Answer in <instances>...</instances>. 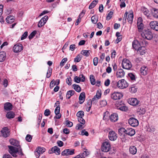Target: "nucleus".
Returning a JSON list of instances; mask_svg holds the SVG:
<instances>
[{
  "label": "nucleus",
  "instance_id": "obj_46",
  "mask_svg": "<svg viewBox=\"0 0 158 158\" xmlns=\"http://www.w3.org/2000/svg\"><path fill=\"white\" fill-rule=\"evenodd\" d=\"M45 22H44V20H43L41 19L39 22L38 24V26L39 27H41L43 26L45 24Z\"/></svg>",
  "mask_w": 158,
  "mask_h": 158
},
{
  "label": "nucleus",
  "instance_id": "obj_45",
  "mask_svg": "<svg viewBox=\"0 0 158 158\" xmlns=\"http://www.w3.org/2000/svg\"><path fill=\"white\" fill-rule=\"evenodd\" d=\"M137 88L135 86L132 87L129 89L130 91L132 93H135L137 91Z\"/></svg>",
  "mask_w": 158,
  "mask_h": 158
},
{
  "label": "nucleus",
  "instance_id": "obj_32",
  "mask_svg": "<svg viewBox=\"0 0 158 158\" xmlns=\"http://www.w3.org/2000/svg\"><path fill=\"white\" fill-rule=\"evenodd\" d=\"M118 81L117 82L115 81H113L111 82V86L113 88L116 89L118 88Z\"/></svg>",
  "mask_w": 158,
  "mask_h": 158
},
{
  "label": "nucleus",
  "instance_id": "obj_28",
  "mask_svg": "<svg viewBox=\"0 0 158 158\" xmlns=\"http://www.w3.org/2000/svg\"><path fill=\"white\" fill-rule=\"evenodd\" d=\"M6 22L9 23H11L14 21V17L13 16H8L6 19Z\"/></svg>",
  "mask_w": 158,
  "mask_h": 158
},
{
  "label": "nucleus",
  "instance_id": "obj_36",
  "mask_svg": "<svg viewBox=\"0 0 158 158\" xmlns=\"http://www.w3.org/2000/svg\"><path fill=\"white\" fill-rule=\"evenodd\" d=\"M75 91L73 90H70L68 91L66 94V97L69 99L70 97L74 94Z\"/></svg>",
  "mask_w": 158,
  "mask_h": 158
},
{
  "label": "nucleus",
  "instance_id": "obj_3",
  "mask_svg": "<svg viewBox=\"0 0 158 158\" xmlns=\"http://www.w3.org/2000/svg\"><path fill=\"white\" fill-rule=\"evenodd\" d=\"M110 145L108 140L104 142L101 147L102 151L104 152H108L110 151Z\"/></svg>",
  "mask_w": 158,
  "mask_h": 158
},
{
  "label": "nucleus",
  "instance_id": "obj_56",
  "mask_svg": "<svg viewBox=\"0 0 158 158\" xmlns=\"http://www.w3.org/2000/svg\"><path fill=\"white\" fill-rule=\"evenodd\" d=\"M28 35V33L27 31H25L24 33L22 35L21 40H23L25 39H26Z\"/></svg>",
  "mask_w": 158,
  "mask_h": 158
},
{
  "label": "nucleus",
  "instance_id": "obj_20",
  "mask_svg": "<svg viewBox=\"0 0 158 158\" xmlns=\"http://www.w3.org/2000/svg\"><path fill=\"white\" fill-rule=\"evenodd\" d=\"M132 44L133 48L137 50L140 48V44L139 42L136 40H134L132 42Z\"/></svg>",
  "mask_w": 158,
  "mask_h": 158
},
{
  "label": "nucleus",
  "instance_id": "obj_37",
  "mask_svg": "<svg viewBox=\"0 0 158 158\" xmlns=\"http://www.w3.org/2000/svg\"><path fill=\"white\" fill-rule=\"evenodd\" d=\"M73 87L77 92H79L81 91V87L79 85L76 84L73 85Z\"/></svg>",
  "mask_w": 158,
  "mask_h": 158
},
{
  "label": "nucleus",
  "instance_id": "obj_2",
  "mask_svg": "<svg viewBox=\"0 0 158 158\" xmlns=\"http://www.w3.org/2000/svg\"><path fill=\"white\" fill-rule=\"evenodd\" d=\"M122 65V67L123 69L127 70L130 69L132 67L131 62L129 60L126 59H123Z\"/></svg>",
  "mask_w": 158,
  "mask_h": 158
},
{
  "label": "nucleus",
  "instance_id": "obj_61",
  "mask_svg": "<svg viewBox=\"0 0 158 158\" xmlns=\"http://www.w3.org/2000/svg\"><path fill=\"white\" fill-rule=\"evenodd\" d=\"M81 135H85L86 136H88L89 133L85 130H83L81 131Z\"/></svg>",
  "mask_w": 158,
  "mask_h": 158
},
{
  "label": "nucleus",
  "instance_id": "obj_14",
  "mask_svg": "<svg viewBox=\"0 0 158 158\" xmlns=\"http://www.w3.org/2000/svg\"><path fill=\"white\" fill-rule=\"evenodd\" d=\"M53 153H55L57 155H60V149L56 146L52 147L51 149V150L49 151V153L52 154Z\"/></svg>",
  "mask_w": 158,
  "mask_h": 158
},
{
  "label": "nucleus",
  "instance_id": "obj_6",
  "mask_svg": "<svg viewBox=\"0 0 158 158\" xmlns=\"http://www.w3.org/2000/svg\"><path fill=\"white\" fill-rule=\"evenodd\" d=\"M118 88L123 89L127 87L128 85V83L124 79H122L118 81Z\"/></svg>",
  "mask_w": 158,
  "mask_h": 158
},
{
  "label": "nucleus",
  "instance_id": "obj_5",
  "mask_svg": "<svg viewBox=\"0 0 158 158\" xmlns=\"http://www.w3.org/2000/svg\"><path fill=\"white\" fill-rule=\"evenodd\" d=\"M123 96L122 94L118 92H114L111 95V98L114 100L120 99Z\"/></svg>",
  "mask_w": 158,
  "mask_h": 158
},
{
  "label": "nucleus",
  "instance_id": "obj_57",
  "mask_svg": "<svg viewBox=\"0 0 158 158\" xmlns=\"http://www.w3.org/2000/svg\"><path fill=\"white\" fill-rule=\"evenodd\" d=\"M126 0H120L121 2V4H120V7L121 8L124 7L126 6V4L124 2Z\"/></svg>",
  "mask_w": 158,
  "mask_h": 158
},
{
  "label": "nucleus",
  "instance_id": "obj_22",
  "mask_svg": "<svg viewBox=\"0 0 158 158\" xmlns=\"http://www.w3.org/2000/svg\"><path fill=\"white\" fill-rule=\"evenodd\" d=\"M10 142L11 145L16 146L18 148L19 146H20L19 144V142L17 140L14 139H12L10 140Z\"/></svg>",
  "mask_w": 158,
  "mask_h": 158
},
{
  "label": "nucleus",
  "instance_id": "obj_4",
  "mask_svg": "<svg viewBox=\"0 0 158 158\" xmlns=\"http://www.w3.org/2000/svg\"><path fill=\"white\" fill-rule=\"evenodd\" d=\"M8 147L9 148L8 151L13 156L15 157H17L16 154L18 152V147L16 148L11 146H8Z\"/></svg>",
  "mask_w": 158,
  "mask_h": 158
},
{
  "label": "nucleus",
  "instance_id": "obj_10",
  "mask_svg": "<svg viewBox=\"0 0 158 158\" xmlns=\"http://www.w3.org/2000/svg\"><path fill=\"white\" fill-rule=\"evenodd\" d=\"M10 132L9 129L7 127L3 128L1 131L2 136L4 138H6L9 135Z\"/></svg>",
  "mask_w": 158,
  "mask_h": 158
},
{
  "label": "nucleus",
  "instance_id": "obj_54",
  "mask_svg": "<svg viewBox=\"0 0 158 158\" xmlns=\"http://www.w3.org/2000/svg\"><path fill=\"white\" fill-rule=\"evenodd\" d=\"M65 124L66 125L69 127H71L73 126V123L69 120H66V121Z\"/></svg>",
  "mask_w": 158,
  "mask_h": 158
},
{
  "label": "nucleus",
  "instance_id": "obj_27",
  "mask_svg": "<svg viewBox=\"0 0 158 158\" xmlns=\"http://www.w3.org/2000/svg\"><path fill=\"white\" fill-rule=\"evenodd\" d=\"M129 152L130 153L134 155L135 154L137 151V150L136 147L134 146H131L129 148Z\"/></svg>",
  "mask_w": 158,
  "mask_h": 158
},
{
  "label": "nucleus",
  "instance_id": "obj_34",
  "mask_svg": "<svg viewBox=\"0 0 158 158\" xmlns=\"http://www.w3.org/2000/svg\"><path fill=\"white\" fill-rule=\"evenodd\" d=\"M98 2V0H94L89 5V9H91L94 8L97 4Z\"/></svg>",
  "mask_w": 158,
  "mask_h": 158
},
{
  "label": "nucleus",
  "instance_id": "obj_35",
  "mask_svg": "<svg viewBox=\"0 0 158 158\" xmlns=\"http://www.w3.org/2000/svg\"><path fill=\"white\" fill-rule=\"evenodd\" d=\"M133 18V13H131L128 15L127 20L129 23L131 24L132 23Z\"/></svg>",
  "mask_w": 158,
  "mask_h": 158
},
{
  "label": "nucleus",
  "instance_id": "obj_58",
  "mask_svg": "<svg viewBox=\"0 0 158 158\" xmlns=\"http://www.w3.org/2000/svg\"><path fill=\"white\" fill-rule=\"evenodd\" d=\"M147 131L150 132H153L155 131V128L154 127H149L147 129Z\"/></svg>",
  "mask_w": 158,
  "mask_h": 158
},
{
  "label": "nucleus",
  "instance_id": "obj_15",
  "mask_svg": "<svg viewBox=\"0 0 158 158\" xmlns=\"http://www.w3.org/2000/svg\"><path fill=\"white\" fill-rule=\"evenodd\" d=\"M151 28L154 30L158 31V22L156 21H151L150 23Z\"/></svg>",
  "mask_w": 158,
  "mask_h": 158
},
{
  "label": "nucleus",
  "instance_id": "obj_23",
  "mask_svg": "<svg viewBox=\"0 0 158 158\" xmlns=\"http://www.w3.org/2000/svg\"><path fill=\"white\" fill-rule=\"evenodd\" d=\"M110 118L111 121L115 122L117 121L118 119V115L116 113H113L110 115Z\"/></svg>",
  "mask_w": 158,
  "mask_h": 158
},
{
  "label": "nucleus",
  "instance_id": "obj_51",
  "mask_svg": "<svg viewBox=\"0 0 158 158\" xmlns=\"http://www.w3.org/2000/svg\"><path fill=\"white\" fill-rule=\"evenodd\" d=\"M107 102L106 100L101 101L100 102V104L101 107H104L107 105Z\"/></svg>",
  "mask_w": 158,
  "mask_h": 158
},
{
  "label": "nucleus",
  "instance_id": "obj_18",
  "mask_svg": "<svg viewBox=\"0 0 158 158\" xmlns=\"http://www.w3.org/2000/svg\"><path fill=\"white\" fill-rule=\"evenodd\" d=\"M135 134V130L131 128H127L126 129V134L131 136H133Z\"/></svg>",
  "mask_w": 158,
  "mask_h": 158
},
{
  "label": "nucleus",
  "instance_id": "obj_44",
  "mask_svg": "<svg viewBox=\"0 0 158 158\" xmlns=\"http://www.w3.org/2000/svg\"><path fill=\"white\" fill-rule=\"evenodd\" d=\"M36 31L35 30L32 31L28 36L29 39L30 40L34 37L36 34Z\"/></svg>",
  "mask_w": 158,
  "mask_h": 158
},
{
  "label": "nucleus",
  "instance_id": "obj_41",
  "mask_svg": "<svg viewBox=\"0 0 158 158\" xmlns=\"http://www.w3.org/2000/svg\"><path fill=\"white\" fill-rule=\"evenodd\" d=\"M118 132L119 134L120 135H122L123 133L126 134V129L123 128H120L118 129Z\"/></svg>",
  "mask_w": 158,
  "mask_h": 158
},
{
  "label": "nucleus",
  "instance_id": "obj_13",
  "mask_svg": "<svg viewBox=\"0 0 158 158\" xmlns=\"http://www.w3.org/2000/svg\"><path fill=\"white\" fill-rule=\"evenodd\" d=\"M140 71L141 75L144 76L146 75L149 72L148 68L145 65L142 66L140 69Z\"/></svg>",
  "mask_w": 158,
  "mask_h": 158
},
{
  "label": "nucleus",
  "instance_id": "obj_21",
  "mask_svg": "<svg viewBox=\"0 0 158 158\" xmlns=\"http://www.w3.org/2000/svg\"><path fill=\"white\" fill-rule=\"evenodd\" d=\"M125 72L123 69H118L116 73V76L118 78H122L124 76Z\"/></svg>",
  "mask_w": 158,
  "mask_h": 158
},
{
  "label": "nucleus",
  "instance_id": "obj_24",
  "mask_svg": "<svg viewBox=\"0 0 158 158\" xmlns=\"http://www.w3.org/2000/svg\"><path fill=\"white\" fill-rule=\"evenodd\" d=\"M12 108V105L10 102H6L4 104V109L7 111L11 110Z\"/></svg>",
  "mask_w": 158,
  "mask_h": 158
},
{
  "label": "nucleus",
  "instance_id": "obj_1",
  "mask_svg": "<svg viewBox=\"0 0 158 158\" xmlns=\"http://www.w3.org/2000/svg\"><path fill=\"white\" fill-rule=\"evenodd\" d=\"M141 35L143 38L148 40H152L153 37V35L151 31L148 29L144 30L141 33Z\"/></svg>",
  "mask_w": 158,
  "mask_h": 158
},
{
  "label": "nucleus",
  "instance_id": "obj_42",
  "mask_svg": "<svg viewBox=\"0 0 158 158\" xmlns=\"http://www.w3.org/2000/svg\"><path fill=\"white\" fill-rule=\"evenodd\" d=\"M81 54L86 56H88L90 53L88 50H83L81 52Z\"/></svg>",
  "mask_w": 158,
  "mask_h": 158
},
{
  "label": "nucleus",
  "instance_id": "obj_63",
  "mask_svg": "<svg viewBox=\"0 0 158 158\" xmlns=\"http://www.w3.org/2000/svg\"><path fill=\"white\" fill-rule=\"evenodd\" d=\"M83 124H78L76 126V128L77 130L81 129L83 128Z\"/></svg>",
  "mask_w": 158,
  "mask_h": 158
},
{
  "label": "nucleus",
  "instance_id": "obj_40",
  "mask_svg": "<svg viewBox=\"0 0 158 158\" xmlns=\"http://www.w3.org/2000/svg\"><path fill=\"white\" fill-rule=\"evenodd\" d=\"M90 79L91 84L94 85L95 84V79L93 75H91L90 76Z\"/></svg>",
  "mask_w": 158,
  "mask_h": 158
},
{
  "label": "nucleus",
  "instance_id": "obj_43",
  "mask_svg": "<svg viewBox=\"0 0 158 158\" xmlns=\"http://www.w3.org/2000/svg\"><path fill=\"white\" fill-rule=\"evenodd\" d=\"M77 116L78 118L83 117L84 116V112L82 111H78L77 114Z\"/></svg>",
  "mask_w": 158,
  "mask_h": 158
},
{
  "label": "nucleus",
  "instance_id": "obj_16",
  "mask_svg": "<svg viewBox=\"0 0 158 158\" xmlns=\"http://www.w3.org/2000/svg\"><path fill=\"white\" fill-rule=\"evenodd\" d=\"M36 150L35 155L37 158H39L40 154L43 153L45 151V149L44 148L38 147Z\"/></svg>",
  "mask_w": 158,
  "mask_h": 158
},
{
  "label": "nucleus",
  "instance_id": "obj_12",
  "mask_svg": "<svg viewBox=\"0 0 158 158\" xmlns=\"http://www.w3.org/2000/svg\"><path fill=\"white\" fill-rule=\"evenodd\" d=\"M128 102L131 105L136 106L138 105L139 102L136 98H131L128 99Z\"/></svg>",
  "mask_w": 158,
  "mask_h": 158
},
{
  "label": "nucleus",
  "instance_id": "obj_33",
  "mask_svg": "<svg viewBox=\"0 0 158 158\" xmlns=\"http://www.w3.org/2000/svg\"><path fill=\"white\" fill-rule=\"evenodd\" d=\"M15 114L12 111L8 112L6 115V117L8 118H13L15 117Z\"/></svg>",
  "mask_w": 158,
  "mask_h": 158
},
{
  "label": "nucleus",
  "instance_id": "obj_49",
  "mask_svg": "<svg viewBox=\"0 0 158 158\" xmlns=\"http://www.w3.org/2000/svg\"><path fill=\"white\" fill-rule=\"evenodd\" d=\"M113 15V12L111 11H110L106 17V19L107 20H110L111 18Z\"/></svg>",
  "mask_w": 158,
  "mask_h": 158
},
{
  "label": "nucleus",
  "instance_id": "obj_62",
  "mask_svg": "<svg viewBox=\"0 0 158 158\" xmlns=\"http://www.w3.org/2000/svg\"><path fill=\"white\" fill-rule=\"evenodd\" d=\"M50 111L49 109H46L44 111V114L45 116H48L50 114Z\"/></svg>",
  "mask_w": 158,
  "mask_h": 158
},
{
  "label": "nucleus",
  "instance_id": "obj_25",
  "mask_svg": "<svg viewBox=\"0 0 158 158\" xmlns=\"http://www.w3.org/2000/svg\"><path fill=\"white\" fill-rule=\"evenodd\" d=\"M145 48L144 46H141L139 48L137 51L138 54L140 55H143L145 54L146 52Z\"/></svg>",
  "mask_w": 158,
  "mask_h": 158
},
{
  "label": "nucleus",
  "instance_id": "obj_19",
  "mask_svg": "<svg viewBox=\"0 0 158 158\" xmlns=\"http://www.w3.org/2000/svg\"><path fill=\"white\" fill-rule=\"evenodd\" d=\"M85 98V93L84 92H82L81 93L79 96V99L80 101L79 102L80 104H82L84 102Z\"/></svg>",
  "mask_w": 158,
  "mask_h": 158
},
{
  "label": "nucleus",
  "instance_id": "obj_52",
  "mask_svg": "<svg viewBox=\"0 0 158 158\" xmlns=\"http://www.w3.org/2000/svg\"><path fill=\"white\" fill-rule=\"evenodd\" d=\"M91 21L94 24H96L98 21L97 19L94 16H93L91 18Z\"/></svg>",
  "mask_w": 158,
  "mask_h": 158
},
{
  "label": "nucleus",
  "instance_id": "obj_8",
  "mask_svg": "<svg viewBox=\"0 0 158 158\" xmlns=\"http://www.w3.org/2000/svg\"><path fill=\"white\" fill-rule=\"evenodd\" d=\"M74 154V149H68L64 150L61 152V155L63 156H67L69 155H73Z\"/></svg>",
  "mask_w": 158,
  "mask_h": 158
},
{
  "label": "nucleus",
  "instance_id": "obj_53",
  "mask_svg": "<svg viewBox=\"0 0 158 158\" xmlns=\"http://www.w3.org/2000/svg\"><path fill=\"white\" fill-rule=\"evenodd\" d=\"M128 75L131 80L133 81L135 80V76L132 73H129L128 74Z\"/></svg>",
  "mask_w": 158,
  "mask_h": 158
},
{
  "label": "nucleus",
  "instance_id": "obj_38",
  "mask_svg": "<svg viewBox=\"0 0 158 158\" xmlns=\"http://www.w3.org/2000/svg\"><path fill=\"white\" fill-rule=\"evenodd\" d=\"M117 109L123 111H126L128 109L127 107L124 105L120 106H117Z\"/></svg>",
  "mask_w": 158,
  "mask_h": 158
},
{
  "label": "nucleus",
  "instance_id": "obj_7",
  "mask_svg": "<svg viewBox=\"0 0 158 158\" xmlns=\"http://www.w3.org/2000/svg\"><path fill=\"white\" fill-rule=\"evenodd\" d=\"M23 48L22 45L20 43L15 44L13 48V51L15 53L20 52L22 50Z\"/></svg>",
  "mask_w": 158,
  "mask_h": 158
},
{
  "label": "nucleus",
  "instance_id": "obj_17",
  "mask_svg": "<svg viewBox=\"0 0 158 158\" xmlns=\"http://www.w3.org/2000/svg\"><path fill=\"white\" fill-rule=\"evenodd\" d=\"M141 11L143 14L148 18H149L150 17V13L147 8L143 7L141 8Z\"/></svg>",
  "mask_w": 158,
  "mask_h": 158
},
{
  "label": "nucleus",
  "instance_id": "obj_39",
  "mask_svg": "<svg viewBox=\"0 0 158 158\" xmlns=\"http://www.w3.org/2000/svg\"><path fill=\"white\" fill-rule=\"evenodd\" d=\"M137 27L139 32L142 31L143 28V24L142 23H137Z\"/></svg>",
  "mask_w": 158,
  "mask_h": 158
},
{
  "label": "nucleus",
  "instance_id": "obj_9",
  "mask_svg": "<svg viewBox=\"0 0 158 158\" xmlns=\"http://www.w3.org/2000/svg\"><path fill=\"white\" fill-rule=\"evenodd\" d=\"M129 124L131 126L135 127L139 125V121L136 119L134 118H130L128 120Z\"/></svg>",
  "mask_w": 158,
  "mask_h": 158
},
{
  "label": "nucleus",
  "instance_id": "obj_59",
  "mask_svg": "<svg viewBox=\"0 0 158 158\" xmlns=\"http://www.w3.org/2000/svg\"><path fill=\"white\" fill-rule=\"evenodd\" d=\"M32 137L31 135H27L26 137V140L28 142L31 141Z\"/></svg>",
  "mask_w": 158,
  "mask_h": 158
},
{
  "label": "nucleus",
  "instance_id": "obj_11",
  "mask_svg": "<svg viewBox=\"0 0 158 158\" xmlns=\"http://www.w3.org/2000/svg\"><path fill=\"white\" fill-rule=\"evenodd\" d=\"M108 137L109 139L111 141H115L118 137L117 134L113 131H111L109 132Z\"/></svg>",
  "mask_w": 158,
  "mask_h": 158
},
{
  "label": "nucleus",
  "instance_id": "obj_29",
  "mask_svg": "<svg viewBox=\"0 0 158 158\" xmlns=\"http://www.w3.org/2000/svg\"><path fill=\"white\" fill-rule=\"evenodd\" d=\"M152 12L153 17L158 19V9L154 8L152 9Z\"/></svg>",
  "mask_w": 158,
  "mask_h": 158
},
{
  "label": "nucleus",
  "instance_id": "obj_64",
  "mask_svg": "<svg viewBox=\"0 0 158 158\" xmlns=\"http://www.w3.org/2000/svg\"><path fill=\"white\" fill-rule=\"evenodd\" d=\"M110 83V81L109 79H107L104 82V85L106 86H108Z\"/></svg>",
  "mask_w": 158,
  "mask_h": 158
},
{
  "label": "nucleus",
  "instance_id": "obj_31",
  "mask_svg": "<svg viewBox=\"0 0 158 158\" xmlns=\"http://www.w3.org/2000/svg\"><path fill=\"white\" fill-rule=\"evenodd\" d=\"M146 112L145 108L142 107H139L137 110V112L139 115L144 114Z\"/></svg>",
  "mask_w": 158,
  "mask_h": 158
},
{
  "label": "nucleus",
  "instance_id": "obj_60",
  "mask_svg": "<svg viewBox=\"0 0 158 158\" xmlns=\"http://www.w3.org/2000/svg\"><path fill=\"white\" fill-rule=\"evenodd\" d=\"M78 121L81 124L84 125L85 123V120L82 118H78Z\"/></svg>",
  "mask_w": 158,
  "mask_h": 158
},
{
  "label": "nucleus",
  "instance_id": "obj_50",
  "mask_svg": "<svg viewBox=\"0 0 158 158\" xmlns=\"http://www.w3.org/2000/svg\"><path fill=\"white\" fill-rule=\"evenodd\" d=\"M81 59V57L79 55H78L76 57L74 58V61L75 62H78L80 61Z\"/></svg>",
  "mask_w": 158,
  "mask_h": 158
},
{
  "label": "nucleus",
  "instance_id": "obj_26",
  "mask_svg": "<svg viewBox=\"0 0 158 158\" xmlns=\"http://www.w3.org/2000/svg\"><path fill=\"white\" fill-rule=\"evenodd\" d=\"M6 58V54L4 52H0V62L4 61Z\"/></svg>",
  "mask_w": 158,
  "mask_h": 158
},
{
  "label": "nucleus",
  "instance_id": "obj_47",
  "mask_svg": "<svg viewBox=\"0 0 158 158\" xmlns=\"http://www.w3.org/2000/svg\"><path fill=\"white\" fill-rule=\"evenodd\" d=\"M66 82L68 85H70L72 84V81L70 77H69L66 79Z\"/></svg>",
  "mask_w": 158,
  "mask_h": 158
},
{
  "label": "nucleus",
  "instance_id": "obj_48",
  "mask_svg": "<svg viewBox=\"0 0 158 158\" xmlns=\"http://www.w3.org/2000/svg\"><path fill=\"white\" fill-rule=\"evenodd\" d=\"M52 69L50 68H49L48 72L46 74V77L48 78L51 76L52 73Z\"/></svg>",
  "mask_w": 158,
  "mask_h": 158
},
{
  "label": "nucleus",
  "instance_id": "obj_55",
  "mask_svg": "<svg viewBox=\"0 0 158 158\" xmlns=\"http://www.w3.org/2000/svg\"><path fill=\"white\" fill-rule=\"evenodd\" d=\"M67 60L68 59L67 58H65L63 59L60 64V65L61 67H63L64 65V63L67 61Z\"/></svg>",
  "mask_w": 158,
  "mask_h": 158
},
{
  "label": "nucleus",
  "instance_id": "obj_30",
  "mask_svg": "<svg viewBox=\"0 0 158 158\" xmlns=\"http://www.w3.org/2000/svg\"><path fill=\"white\" fill-rule=\"evenodd\" d=\"M83 151H84L83 153L80 154L82 155L81 158H85V157L88 156L89 154V152L87 149H84Z\"/></svg>",
  "mask_w": 158,
  "mask_h": 158
}]
</instances>
